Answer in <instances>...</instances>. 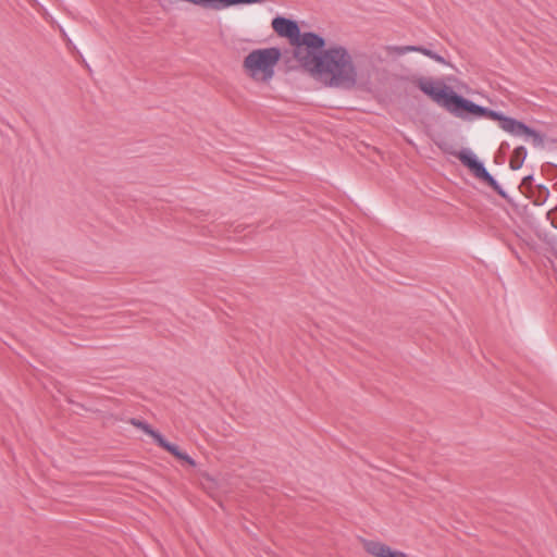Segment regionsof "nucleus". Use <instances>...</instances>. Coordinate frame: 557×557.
Masks as SVG:
<instances>
[{
	"label": "nucleus",
	"instance_id": "nucleus-6",
	"mask_svg": "<svg viewBox=\"0 0 557 557\" xmlns=\"http://www.w3.org/2000/svg\"><path fill=\"white\" fill-rule=\"evenodd\" d=\"M475 177L485 182L490 187H492L503 199L508 202H512V199L509 197L508 193L502 187V185L497 182V180L487 171L483 161L478 160L471 168H469Z\"/></svg>",
	"mask_w": 557,
	"mask_h": 557
},
{
	"label": "nucleus",
	"instance_id": "nucleus-7",
	"mask_svg": "<svg viewBox=\"0 0 557 557\" xmlns=\"http://www.w3.org/2000/svg\"><path fill=\"white\" fill-rule=\"evenodd\" d=\"M366 549L375 557H409L404 552L392 549L388 545L375 541L367 542Z\"/></svg>",
	"mask_w": 557,
	"mask_h": 557
},
{
	"label": "nucleus",
	"instance_id": "nucleus-19",
	"mask_svg": "<svg viewBox=\"0 0 557 557\" xmlns=\"http://www.w3.org/2000/svg\"><path fill=\"white\" fill-rule=\"evenodd\" d=\"M539 187H540V190L544 194V200H543V202H544L549 196V190L544 185H540Z\"/></svg>",
	"mask_w": 557,
	"mask_h": 557
},
{
	"label": "nucleus",
	"instance_id": "nucleus-14",
	"mask_svg": "<svg viewBox=\"0 0 557 557\" xmlns=\"http://www.w3.org/2000/svg\"><path fill=\"white\" fill-rule=\"evenodd\" d=\"M420 53H422L423 55L434 60L437 63H441V64H443L445 66L453 67V65L443 55L438 54L437 52H435L431 48L422 47V49H420Z\"/></svg>",
	"mask_w": 557,
	"mask_h": 557
},
{
	"label": "nucleus",
	"instance_id": "nucleus-15",
	"mask_svg": "<svg viewBox=\"0 0 557 557\" xmlns=\"http://www.w3.org/2000/svg\"><path fill=\"white\" fill-rule=\"evenodd\" d=\"M524 138L531 139L534 147H542L544 145V135L530 126H528Z\"/></svg>",
	"mask_w": 557,
	"mask_h": 557
},
{
	"label": "nucleus",
	"instance_id": "nucleus-22",
	"mask_svg": "<svg viewBox=\"0 0 557 557\" xmlns=\"http://www.w3.org/2000/svg\"><path fill=\"white\" fill-rule=\"evenodd\" d=\"M502 146H504V147H509V144H505V143H503V144H502Z\"/></svg>",
	"mask_w": 557,
	"mask_h": 557
},
{
	"label": "nucleus",
	"instance_id": "nucleus-13",
	"mask_svg": "<svg viewBox=\"0 0 557 557\" xmlns=\"http://www.w3.org/2000/svg\"><path fill=\"white\" fill-rule=\"evenodd\" d=\"M458 158L460 162L467 166L468 169L471 168L478 160V156L469 148H463L460 150Z\"/></svg>",
	"mask_w": 557,
	"mask_h": 557
},
{
	"label": "nucleus",
	"instance_id": "nucleus-3",
	"mask_svg": "<svg viewBox=\"0 0 557 557\" xmlns=\"http://www.w3.org/2000/svg\"><path fill=\"white\" fill-rule=\"evenodd\" d=\"M281 55L276 47L255 49L245 57L243 66L253 81L269 83L275 74Z\"/></svg>",
	"mask_w": 557,
	"mask_h": 557
},
{
	"label": "nucleus",
	"instance_id": "nucleus-8",
	"mask_svg": "<svg viewBox=\"0 0 557 557\" xmlns=\"http://www.w3.org/2000/svg\"><path fill=\"white\" fill-rule=\"evenodd\" d=\"M528 126L529 125L524 122L507 115H505L503 122L499 125L502 131L512 137H524L525 132L528 131Z\"/></svg>",
	"mask_w": 557,
	"mask_h": 557
},
{
	"label": "nucleus",
	"instance_id": "nucleus-10",
	"mask_svg": "<svg viewBox=\"0 0 557 557\" xmlns=\"http://www.w3.org/2000/svg\"><path fill=\"white\" fill-rule=\"evenodd\" d=\"M475 110H476V112H475L474 120L490 119V120L498 121L500 124L505 117V114L502 111L492 110V109L481 106V104H478Z\"/></svg>",
	"mask_w": 557,
	"mask_h": 557
},
{
	"label": "nucleus",
	"instance_id": "nucleus-5",
	"mask_svg": "<svg viewBox=\"0 0 557 557\" xmlns=\"http://www.w3.org/2000/svg\"><path fill=\"white\" fill-rule=\"evenodd\" d=\"M272 27L278 36L287 38L292 45L297 42L301 34L298 23L284 16L274 17Z\"/></svg>",
	"mask_w": 557,
	"mask_h": 557
},
{
	"label": "nucleus",
	"instance_id": "nucleus-16",
	"mask_svg": "<svg viewBox=\"0 0 557 557\" xmlns=\"http://www.w3.org/2000/svg\"><path fill=\"white\" fill-rule=\"evenodd\" d=\"M528 156V150L524 146H518L513 150V157L524 161Z\"/></svg>",
	"mask_w": 557,
	"mask_h": 557
},
{
	"label": "nucleus",
	"instance_id": "nucleus-20",
	"mask_svg": "<svg viewBox=\"0 0 557 557\" xmlns=\"http://www.w3.org/2000/svg\"><path fill=\"white\" fill-rule=\"evenodd\" d=\"M533 180H534V176H533L532 174H530V175L524 176V177H523V180H522V182H523L524 184H527V183L532 182Z\"/></svg>",
	"mask_w": 557,
	"mask_h": 557
},
{
	"label": "nucleus",
	"instance_id": "nucleus-4",
	"mask_svg": "<svg viewBox=\"0 0 557 557\" xmlns=\"http://www.w3.org/2000/svg\"><path fill=\"white\" fill-rule=\"evenodd\" d=\"M293 46L295 58L309 72L312 71L326 50L325 39L314 32L301 33L297 42H294Z\"/></svg>",
	"mask_w": 557,
	"mask_h": 557
},
{
	"label": "nucleus",
	"instance_id": "nucleus-12",
	"mask_svg": "<svg viewBox=\"0 0 557 557\" xmlns=\"http://www.w3.org/2000/svg\"><path fill=\"white\" fill-rule=\"evenodd\" d=\"M263 0H215L214 10H223L234 5L261 3Z\"/></svg>",
	"mask_w": 557,
	"mask_h": 557
},
{
	"label": "nucleus",
	"instance_id": "nucleus-18",
	"mask_svg": "<svg viewBox=\"0 0 557 557\" xmlns=\"http://www.w3.org/2000/svg\"><path fill=\"white\" fill-rule=\"evenodd\" d=\"M423 46H406L404 48V52H407V51H417V52H420V49H422Z\"/></svg>",
	"mask_w": 557,
	"mask_h": 557
},
{
	"label": "nucleus",
	"instance_id": "nucleus-11",
	"mask_svg": "<svg viewBox=\"0 0 557 557\" xmlns=\"http://www.w3.org/2000/svg\"><path fill=\"white\" fill-rule=\"evenodd\" d=\"M162 448L165 449L166 451H169L170 454H172L173 456H175L176 458L186 461L191 467L196 466L195 459L191 456H189L187 453L182 451L181 448L176 444H173L166 440V442L163 444Z\"/></svg>",
	"mask_w": 557,
	"mask_h": 557
},
{
	"label": "nucleus",
	"instance_id": "nucleus-21",
	"mask_svg": "<svg viewBox=\"0 0 557 557\" xmlns=\"http://www.w3.org/2000/svg\"><path fill=\"white\" fill-rule=\"evenodd\" d=\"M502 146H504V147H509V144H505V143H503V144H502Z\"/></svg>",
	"mask_w": 557,
	"mask_h": 557
},
{
	"label": "nucleus",
	"instance_id": "nucleus-17",
	"mask_svg": "<svg viewBox=\"0 0 557 557\" xmlns=\"http://www.w3.org/2000/svg\"><path fill=\"white\" fill-rule=\"evenodd\" d=\"M522 164H523L522 160H520L519 162H516V161L512 160V161H510L509 166H510V169L512 171H517V170H519L522 166Z\"/></svg>",
	"mask_w": 557,
	"mask_h": 557
},
{
	"label": "nucleus",
	"instance_id": "nucleus-9",
	"mask_svg": "<svg viewBox=\"0 0 557 557\" xmlns=\"http://www.w3.org/2000/svg\"><path fill=\"white\" fill-rule=\"evenodd\" d=\"M131 422L133 425L140 429L147 435L151 436L160 447H162L163 444L166 442V438L160 432L152 429L148 422L135 418H133Z\"/></svg>",
	"mask_w": 557,
	"mask_h": 557
},
{
	"label": "nucleus",
	"instance_id": "nucleus-1",
	"mask_svg": "<svg viewBox=\"0 0 557 557\" xmlns=\"http://www.w3.org/2000/svg\"><path fill=\"white\" fill-rule=\"evenodd\" d=\"M329 87L352 88L357 83V67L349 51L339 45L330 46L310 72Z\"/></svg>",
	"mask_w": 557,
	"mask_h": 557
},
{
	"label": "nucleus",
	"instance_id": "nucleus-2",
	"mask_svg": "<svg viewBox=\"0 0 557 557\" xmlns=\"http://www.w3.org/2000/svg\"><path fill=\"white\" fill-rule=\"evenodd\" d=\"M420 90L449 114L463 121H474L478 103L457 94L442 81L420 78Z\"/></svg>",
	"mask_w": 557,
	"mask_h": 557
}]
</instances>
